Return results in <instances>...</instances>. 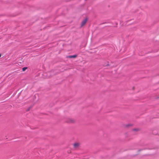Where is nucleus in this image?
<instances>
[{
	"label": "nucleus",
	"mask_w": 159,
	"mask_h": 159,
	"mask_svg": "<svg viewBox=\"0 0 159 159\" xmlns=\"http://www.w3.org/2000/svg\"><path fill=\"white\" fill-rule=\"evenodd\" d=\"M88 19L87 18H85L82 22L80 24V27H82L84 26L87 22Z\"/></svg>",
	"instance_id": "nucleus-1"
},
{
	"label": "nucleus",
	"mask_w": 159,
	"mask_h": 159,
	"mask_svg": "<svg viewBox=\"0 0 159 159\" xmlns=\"http://www.w3.org/2000/svg\"><path fill=\"white\" fill-rule=\"evenodd\" d=\"M73 145L74 148H76L79 147V144L78 143H75Z\"/></svg>",
	"instance_id": "nucleus-2"
},
{
	"label": "nucleus",
	"mask_w": 159,
	"mask_h": 159,
	"mask_svg": "<svg viewBox=\"0 0 159 159\" xmlns=\"http://www.w3.org/2000/svg\"><path fill=\"white\" fill-rule=\"evenodd\" d=\"M77 57L76 55H72V56H69L67 57H69L70 58H75Z\"/></svg>",
	"instance_id": "nucleus-3"
},
{
	"label": "nucleus",
	"mask_w": 159,
	"mask_h": 159,
	"mask_svg": "<svg viewBox=\"0 0 159 159\" xmlns=\"http://www.w3.org/2000/svg\"><path fill=\"white\" fill-rule=\"evenodd\" d=\"M75 121L72 119H69L68 122L69 123H74Z\"/></svg>",
	"instance_id": "nucleus-4"
},
{
	"label": "nucleus",
	"mask_w": 159,
	"mask_h": 159,
	"mask_svg": "<svg viewBox=\"0 0 159 159\" xmlns=\"http://www.w3.org/2000/svg\"><path fill=\"white\" fill-rule=\"evenodd\" d=\"M133 130L134 131H137L139 130V129H133Z\"/></svg>",
	"instance_id": "nucleus-5"
},
{
	"label": "nucleus",
	"mask_w": 159,
	"mask_h": 159,
	"mask_svg": "<svg viewBox=\"0 0 159 159\" xmlns=\"http://www.w3.org/2000/svg\"><path fill=\"white\" fill-rule=\"evenodd\" d=\"M27 69V67H24L22 68V71H24Z\"/></svg>",
	"instance_id": "nucleus-6"
},
{
	"label": "nucleus",
	"mask_w": 159,
	"mask_h": 159,
	"mask_svg": "<svg viewBox=\"0 0 159 159\" xmlns=\"http://www.w3.org/2000/svg\"><path fill=\"white\" fill-rule=\"evenodd\" d=\"M132 125L128 124V125H126V126L127 127H128V126H132Z\"/></svg>",
	"instance_id": "nucleus-7"
},
{
	"label": "nucleus",
	"mask_w": 159,
	"mask_h": 159,
	"mask_svg": "<svg viewBox=\"0 0 159 159\" xmlns=\"http://www.w3.org/2000/svg\"><path fill=\"white\" fill-rule=\"evenodd\" d=\"M1 54H0V57H1Z\"/></svg>",
	"instance_id": "nucleus-8"
}]
</instances>
